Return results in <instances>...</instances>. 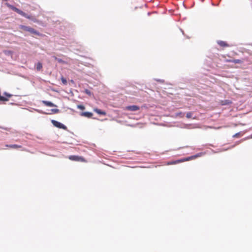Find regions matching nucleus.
Instances as JSON below:
<instances>
[{"label": "nucleus", "mask_w": 252, "mask_h": 252, "mask_svg": "<svg viewBox=\"0 0 252 252\" xmlns=\"http://www.w3.org/2000/svg\"><path fill=\"white\" fill-rule=\"evenodd\" d=\"M200 156H201V154H198L197 155L192 156H190V157L187 158L167 162L165 163V165H172V164H176L177 163H179L181 162H183L184 161H189V160L194 159L197 157H200Z\"/></svg>", "instance_id": "nucleus-1"}, {"label": "nucleus", "mask_w": 252, "mask_h": 252, "mask_svg": "<svg viewBox=\"0 0 252 252\" xmlns=\"http://www.w3.org/2000/svg\"><path fill=\"white\" fill-rule=\"evenodd\" d=\"M200 156H201V154H198L197 155L192 156H190V157L187 158L167 162L165 163V165H172V164H176L177 163H179L181 162H183L184 161H189V160L194 159L197 157H200Z\"/></svg>", "instance_id": "nucleus-2"}, {"label": "nucleus", "mask_w": 252, "mask_h": 252, "mask_svg": "<svg viewBox=\"0 0 252 252\" xmlns=\"http://www.w3.org/2000/svg\"><path fill=\"white\" fill-rule=\"evenodd\" d=\"M20 29L24 31L29 32L31 33L34 34L36 35H39V33L35 30L33 28L29 26H26L24 25H20Z\"/></svg>", "instance_id": "nucleus-3"}, {"label": "nucleus", "mask_w": 252, "mask_h": 252, "mask_svg": "<svg viewBox=\"0 0 252 252\" xmlns=\"http://www.w3.org/2000/svg\"><path fill=\"white\" fill-rule=\"evenodd\" d=\"M9 7L11 8L12 10L16 12V13H18L19 14L21 15V16L26 17L28 19H31V17L29 15H28L26 13L23 12V11L21 10L20 9L16 8V7H14L13 5H9Z\"/></svg>", "instance_id": "nucleus-4"}, {"label": "nucleus", "mask_w": 252, "mask_h": 252, "mask_svg": "<svg viewBox=\"0 0 252 252\" xmlns=\"http://www.w3.org/2000/svg\"><path fill=\"white\" fill-rule=\"evenodd\" d=\"M68 158L73 161H80L83 162H87L86 160L82 157L78 156H70L68 157Z\"/></svg>", "instance_id": "nucleus-5"}, {"label": "nucleus", "mask_w": 252, "mask_h": 252, "mask_svg": "<svg viewBox=\"0 0 252 252\" xmlns=\"http://www.w3.org/2000/svg\"><path fill=\"white\" fill-rule=\"evenodd\" d=\"M51 123L54 125V126H55L58 128H62L63 129H66V128H67V127L65 126H64L63 124H62L56 120H52L51 121Z\"/></svg>", "instance_id": "nucleus-6"}, {"label": "nucleus", "mask_w": 252, "mask_h": 252, "mask_svg": "<svg viewBox=\"0 0 252 252\" xmlns=\"http://www.w3.org/2000/svg\"><path fill=\"white\" fill-rule=\"evenodd\" d=\"M126 110L131 111H136L139 110V107L136 105L128 106L126 107Z\"/></svg>", "instance_id": "nucleus-7"}, {"label": "nucleus", "mask_w": 252, "mask_h": 252, "mask_svg": "<svg viewBox=\"0 0 252 252\" xmlns=\"http://www.w3.org/2000/svg\"><path fill=\"white\" fill-rule=\"evenodd\" d=\"M217 43L222 47H229V45L225 41L221 40H218L217 41Z\"/></svg>", "instance_id": "nucleus-8"}, {"label": "nucleus", "mask_w": 252, "mask_h": 252, "mask_svg": "<svg viewBox=\"0 0 252 252\" xmlns=\"http://www.w3.org/2000/svg\"><path fill=\"white\" fill-rule=\"evenodd\" d=\"M42 102L46 106L49 107H56L57 106L53 103L52 102L46 100H43Z\"/></svg>", "instance_id": "nucleus-9"}, {"label": "nucleus", "mask_w": 252, "mask_h": 252, "mask_svg": "<svg viewBox=\"0 0 252 252\" xmlns=\"http://www.w3.org/2000/svg\"><path fill=\"white\" fill-rule=\"evenodd\" d=\"M94 111L96 112L97 114L105 116L106 115V113L105 111H102L100 109H99L97 108H95L94 109Z\"/></svg>", "instance_id": "nucleus-10"}, {"label": "nucleus", "mask_w": 252, "mask_h": 252, "mask_svg": "<svg viewBox=\"0 0 252 252\" xmlns=\"http://www.w3.org/2000/svg\"><path fill=\"white\" fill-rule=\"evenodd\" d=\"M81 115L87 118H91L93 116V113L89 112H82Z\"/></svg>", "instance_id": "nucleus-11"}, {"label": "nucleus", "mask_w": 252, "mask_h": 252, "mask_svg": "<svg viewBox=\"0 0 252 252\" xmlns=\"http://www.w3.org/2000/svg\"><path fill=\"white\" fill-rule=\"evenodd\" d=\"M6 147L10 148H13V149H18L22 148L21 145H16V144H12V145H6Z\"/></svg>", "instance_id": "nucleus-12"}, {"label": "nucleus", "mask_w": 252, "mask_h": 252, "mask_svg": "<svg viewBox=\"0 0 252 252\" xmlns=\"http://www.w3.org/2000/svg\"><path fill=\"white\" fill-rule=\"evenodd\" d=\"M226 62L229 63H242V61L239 59H235V60H226Z\"/></svg>", "instance_id": "nucleus-13"}, {"label": "nucleus", "mask_w": 252, "mask_h": 252, "mask_svg": "<svg viewBox=\"0 0 252 252\" xmlns=\"http://www.w3.org/2000/svg\"><path fill=\"white\" fill-rule=\"evenodd\" d=\"M36 68L37 70H38V71L40 70L42 68V63L40 62L38 63L36 65Z\"/></svg>", "instance_id": "nucleus-14"}, {"label": "nucleus", "mask_w": 252, "mask_h": 252, "mask_svg": "<svg viewBox=\"0 0 252 252\" xmlns=\"http://www.w3.org/2000/svg\"><path fill=\"white\" fill-rule=\"evenodd\" d=\"M61 79V81H62V83L64 85H66L67 84V81L65 79V78H64L63 77H62Z\"/></svg>", "instance_id": "nucleus-15"}, {"label": "nucleus", "mask_w": 252, "mask_h": 252, "mask_svg": "<svg viewBox=\"0 0 252 252\" xmlns=\"http://www.w3.org/2000/svg\"><path fill=\"white\" fill-rule=\"evenodd\" d=\"M187 118H191L192 116V113L191 112H188L187 114Z\"/></svg>", "instance_id": "nucleus-16"}, {"label": "nucleus", "mask_w": 252, "mask_h": 252, "mask_svg": "<svg viewBox=\"0 0 252 252\" xmlns=\"http://www.w3.org/2000/svg\"><path fill=\"white\" fill-rule=\"evenodd\" d=\"M77 108L80 110H83L85 109V107L83 105H78Z\"/></svg>", "instance_id": "nucleus-17"}, {"label": "nucleus", "mask_w": 252, "mask_h": 252, "mask_svg": "<svg viewBox=\"0 0 252 252\" xmlns=\"http://www.w3.org/2000/svg\"><path fill=\"white\" fill-rule=\"evenodd\" d=\"M52 112L53 113H58L59 112L60 110L58 109H52L51 110Z\"/></svg>", "instance_id": "nucleus-18"}, {"label": "nucleus", "mask_w": 252, "mask_h": 252, "mask_svg": "<svg viewBox=\"0 0 252 252\" xmlns=\"http://www.w3.org/2000/svg\"><path fill=\"white\" fill-rule=\"evenodd\" d=\"M84 92H85L86 94H88V95H90L91 94V91H90V90H88V89H86V90H85Z\"/></svg>", "instance_id": "nucleus-19"}, {"label": "nucleus", "mask_w": 252, "mask_h": 252, "mask_svg": "<svg viewBox=\"0 0 252 252\" xmlns=\"http://www.w3.org/2000/svg\"><path fill=\"white\" fill-rule=\"evenodd\" d=\"M0 101H7L8 99L6 98L5 97L0 95Z\"/></svg>", "instance_id": "nucleus-20"}, {"label": "nucleus", "mask_w": 252, "mask_h": 252, "mask_svg": "<svg viewBox=\"0 0 252 252\" xmlns=\"http://www.w3.org/2000/svg\"><path fill=\"white\" fill-rule=\"evenodd\" d=\"M176 116H180L181 117H183L184 116V114L182 113V112L178 113L176 114Z\"/></svg>", "instance_id": "nucleus-21"}, {"label": "nucleus", "mask_w": 252, "mask_h": 252, "mask_svg": "<svg viewBox=\"0 0 252 252\" xmlns=\"http://www.w3.org/2000/svg\"><path fill=\"white\" fill-rule=\"evenodd\" d=\"M55 60H58L59 63H62L63 61L61 59H58L57 58L55 57Z\"/></svg>", "instance_id": "nucleus-22"}, {"label": "nucleus", "mask_w": 252, "mask_h": 252, "mask_svg": "<svg viewBox=\"0 0 252 252\" xmlns=\"http://www.w3.org/2000/svg\"><path fill=\"white\" fill-rule=\"evenodd\" d=\"M42 114H48V113H45V112H42Z\"/></svg>", "instance_id": "nucleus-23"}, {"label": "nucleus", "mask_w": 252, "mask_h": 252, "mask_svg": "<svg viewBox=\"0 0 252 252\" xmlns=\"http://www.w3.org/2000/svg\"><path fill=\"white\" fill-rule=\"evenodd\" d=\"M238 133H237V134H236L234 135V136H238Z\"/></svg>", "instance_id": "nucleus-24"}]
</instances>
